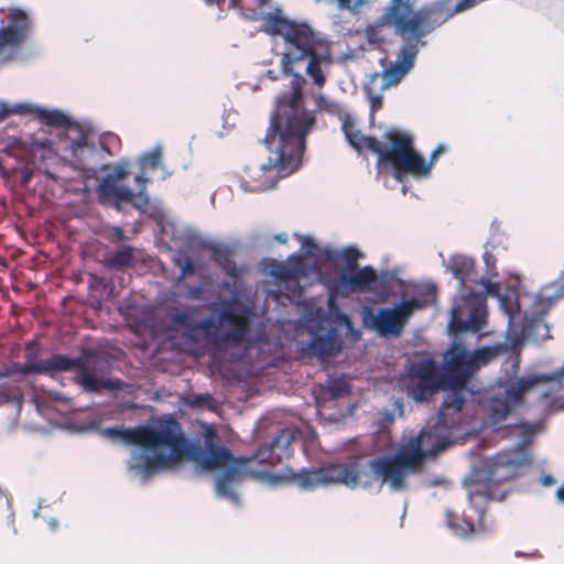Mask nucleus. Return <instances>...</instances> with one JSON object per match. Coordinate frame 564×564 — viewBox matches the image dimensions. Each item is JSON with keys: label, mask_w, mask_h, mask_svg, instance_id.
I'll list each match as a JSON object with an SVG mask.
<instances>
[{"label": "nucleus", "mask_w": 564, "mask_h": 564, "mask_svg": "<svg viewBox=\"0 0 564 564\" xmlns=\"http://www.w3.org/2000/svg\"><path fill=\"white\" fill-rule=\"evenodd\" d=\"M341 130L347 142L357 151L366 148L375 153L378 158L380 151L383 149V141L381 142L371 135H364L359 130L355 128V122L350 116H345V119L341 123Z\"/></svg>", "instance_id": "nucleus-24"}, {"label": "nucleus", "mask_w": 564, "mask_h": 564, "mask_svg": "<svg viewBox=\"0 0 564 564\" xmlns=\"http://www.w3.org/2000/svg\"><path fill=\"white\" fill-rule=\"evenodd\" d=\"M206 289L204 285L189 286L186 292V296L189 300H205Z\"/></svg>", "instance_id": "nucleus-50"}, {"label": "nucleus", "mask_w": 564, "mask_h": 564, "mask_svg": "<svg viewBox=\"0 0 564 564\" xmlns=\"http://www.w3.org/2000/svg\"><path fill=\"white\" fill-rule=\"evenodd\" d=\"M177 264L181 268V273H180L178 280H182L183 278H185L187 275L194 274L195 265L189 258H185V260L183 262H181V260H178Z\"/></svg>", "instance_id": "nucleus-48"}, {"label": "nucleus", "mask_w": 564, "mask_h": 564, "mask_svg": "<svg viewBox=\"0 0 564 564\" xmlns=\"http://www.w3.org/2000/svg\"><path fill=\"white\" fill-rule=\"evenodd\" d=\"M393 410L401 416L403 414L404 403L401 398H395L392 402Z\"/></svg>", "instance_id": "nucleus-56"}, {"label": "nucleus", "mask_w": 564, "mask_h": 564, "mask_svg": "<svg viewBox=\"0 0 564 564\" xmlns=\"http://www.w3.org/2000/svg\"><path fill=\"white\" fill-rule=\"evenodd\" d=\"M40 355L39 345L35 340H30L25 344V354L24 359L25 362L23 365H34L39 370L31 371V375H45L51 378L52 376V365L54 362V355L44 360H37Z\"/></svg>", "instance_id": "nucleus-30"}, {"label": "nucleus", "mask_w": 564, "mask_h": 564, "mask_svg": "<svg viewBox=\"0 0 564 564\" xmlns=\"http://www.w3.org/2000/svg\"><path fill=\"white\" fill-rule=\"evenodd\" d=\"M134 260L133 248L123 246L105 259V267L111 270H120L132 264Z\"/></svg>", "instance_id": "nucleus-33"}, {"label": "nucleus", "mask_w": 564, "mask_h": 564, "mask_svg": "<svg viewBox=\"0 0 564 564\" xmlns=\"http://www.w3.org/2000/svg\"><path fill=\"white\" fill-rule=\"evenodd\" d=\"M82 431H85V432H95V433H98L100 435V430H102V427L100 426V424L96 421H93V422H89L88 424H85L80 427Z\"/></svg>", "instance_id": "nucleus-51"}, {"label": "nucleus", "mask_w": 564, "mask_h": 564, "mask_svg": "<svg viewBox=\"0 0 564 564\" xmlns=\"http://www.w3.org/2000/svg\"><path fill=\"white\" fill-rule=\"evenodd\" d=\"M424 459L415 438L402 444L393 455L373 459L355 458L361 480V489H370L377 479L388 485L391 492L408 490V478L416 465Z\"/></svg>", "instance_id": "nucleus-9"}, {"label": "nucleus", "mask_w": 564, "mask_h": 564, "mask_svg": "<svg viewBox=\"0 0 564 564\" xmlns=\"http://www.w3.org/2000/svg\"><path fill=\"white\" fill-rule=\"evenodd\" d=\"M540 430V423H524L508 425L501 430L502 437L514 438V447L511 451L498 453L482 465L473 469L471 475L464 481L468 486L470 503L476 500L502 501L507 491L500 484L512 479L519 468L529 466L532 462L527 447L533 442Z\"/></svg>", "instance_id": "nucleus-6"}, {"label": "nucleus", "mask_w": 564, "mask_h": 564, "mask_svg": "<svg viewBox=\"0 0 564 564\" xmlns=\"http://www.w3.org/2000/svg\"><path fill=\"white\" fill-rule=\"evenodd\" d=\"M11 115H20L22 116V101L8 104L3 100H0V122L7 119Z\"/></svg>", "instance_id": "nucleus-43"}, {"label": "nucleus", "mask_w": 564, "mask_h": 564, "mask_svg": "<svg viewBox=\"0 0 564 564\" xmlns=\"http://www.w3.org/2000/svg\"><path fill=\"white\" fill-rule=\"evenodd\" d=\"M562 297L564 283L560 280L543 285L538 293L506 288L498 300L499 308L507 318V343L502 350L516 351L525 340L539 344L551 338L550 326L543 317Z\"/></svg>", "instance_id": "nucleus-5"}, {"label": "nucleus", "mask_w": 564, "mask_h": 564, "mask_svg": "<svg viewBox=\"0 0 564 564\" xmlns=\"http://www.w3.org/2000/svg\"><path fill=\"white\" fill-rule=\"evenodd\" d=\"M440 257L445 271L457 281L458 293L449 311V329L479 333L486 323V297L491 296L498 301L503 292L500 284L488 278H477L475 260L470 256L454 253L445 259L440 252Z\"/></svg>", "instance_id": "nucleus-7"}, {"label": "nucleus", "mask_w": 564, "mask_h": 564, "mask_svg": "<svg viewBox=\"0 0 564 564\" xmlns=\"http://www.w3.org/2000/svg\"><path fill=\"white\" fill-rule=\"evenodd\" d=\"M273 240L279 243H285L288 241V234L284 231L278 232L273 236Z\"/></svg>", "instance_id": "nucleus-60"}, {"label": "nucleus", "mask_w": 564, "mask_h": 564, "mask_svg": "<svg viewBox=\"0 0 564 564\" xmlns=\"http://www.w3.org/2000/svg\"><path fill=\"white\" fill-rule=\"evenodd\" d=\"M306 59H308L305 68L306 75L313 79V83L317 87H323L326 82V77L323 74L322 65L332 64L329 43L322 45V47L312 52V54L307 55Z\"/></svg>", "instance_id": "nucleus-25"}, {"label": "nucleus", "mask_w": 564, "mask_h": 564, "mask_svg": "<svg viewBox=\"0 0 564 564\" xmlns=\"http://www.w3.org/2000/svg\"><path fill=\"white\" fill-rule=\"evenodd\" d=\"M165 430L166 419L153 425L102 427L100 435L111 441L119 440L122 444L132 446L126 462V470L130 477L145 484L156 475Z\"/></svg>", "instance_id": "nucleus-8"}, {"label": "nucleus", "mask_w": 564, "mask_h": 564, "mask_svg": "<svg viewBox=\"0 0 564 564\" xmlns=\"http://www.w3.org/2000/svg\"><path fill=\"white\" fill-rule=\"evenodd\" d=\"M555 499L558 505H564V484L555 491Z\"/></svg>", "instance_id": "nucleus-58"}, {"label": "nucleus", "mask_w": 564, "mask_h": 564, "mask_svg": "<svg viewBox=\"0 0 564 564\" xmlns=\"http://www.w3.org/2000/svg\"><path fill=\"white\" fill-rule=\"evenodd\" d=\"M482 0H458L456 3L453 2L454 12L460 13L473 9Z\"/></svg>", "instance_id": "nucleus-49"}, {"label": "nucleus", "mask_w": 564, "mask_h": 564, "mask_svg": "<svg viewBox=\"0 0 564 564\" xmlns=\"http://www.w3.org/2000/svg\"><path fill=\"white\" fill-rule=\"evenodd\" d=\"M6 501H7V507L10 510V514L8 517V522L10 525H12L13 533H17V530L14 528V513L12 511L11 497L9 495H6Z\"/></svg>", "instance_id": "nucleus-53"}, {"label": "nucleus", "mask_w": 564, "mask_h": 564, "mask_svg": "<svg viewBox=\"0 0 564 564\" xmlns=\"http://www.w3.org/2000/svg\"><path fill=\"white\" fill-rule=\"evenodd\" d=\"M395 276H397V272H394V271H382L380 273V278L383 283L394 280Z\"/></svg>", "instance_id": "nucleus-57"}, {"label": "nucleus", "mask_w": 564, "mask_h": 564, "mask_svg": "<svg viewBox=\"0 0 564 564\" xmlns=\"http://www.w3.org/2000/svg\"><path fill=\"white\" fill-rule=\"evenodd\" d=\"M540 481L544 487H551L556 482L555 478L550 474H543Z\"/></svg>", "instance_id": "nucleus-55"}, {"label": "nucleus", "mask_w": 564, "mask_h": 564, "mask_svg": "<svg viewBox=\"0 0 564 564\" xmlns=\"http://www.w3.org/2000/svg\"><path fill=\"white\" fill-rule=\"evenodd\" d=\"M0 61L12 62L34 33V18L28 9L8 7L1 9Z\"/></svg>", "instance_id": "nucleus-16"}, {"label": "nucleus", "mask_w": 564, "mask_h": 564, "mask_svg": "<svg viewBox=\"0 0 564 564\" xmlns=\"http://www.w3.org/2000/svg\"><path fill=\"white\" fill-rule=\"evenodd\" d=\"M421 307V302L414 296H403L392 306L380 307L377 311L369 306H364L361 308L362 325L381 337L397 338L403 333L404 326L412 313Z\"/></svg>", "instance_id": "nucleus-17"}, {"label": "nucleus", "mask_w": 564, "mask_h": 564, "mask_svg": "<svg viewBox=\"0 0 564 564\" xmlns=\"http://www.w3.org/2000/svg\"><path fill=\"white\" fill-rule=\"evenodd\" d=\"M484 263L486 267V273L488 276L497 274L496 271V258L488 248V243L485 245V251L482 254Z\"/></svg>", "instance_id": "nucleus-46"}, {"label": "nucleus", "mask_w": 564, "mask_h": 564, "mask_svg": "<svg viewBox=\"0 0 564 564\" xmlns=\"http://www.w3.org/2000/svg\"><path fill=\"white\" fill-rule=\"evenodd\" d=\"M388 77H384V69L381 74L375 73L372 74L368 82L364 86V91L367 95V98L370 102L371 108V118H373V111L381 108L382 106V93L384 89L391 87L392 85L386 86Z\"/></svg>", "instance_id": "nucleus-29"}, {"label": "nucleus", "mask_w": 564, "mask_h": 564, "mask_svg": "<svg viewBox=\"0 0 564 564\" xmlns=\"http://www.w3.org/2000/svg\"><path fill=\"white\" fill-rule=\"evenodd\" d=\"M48 529L52 532H55L59 525L58 520L56 518H50L47 521Z\"/></svg>", "instance_id": "nucleus-62"}, {"label": "nucleus", "mask_w": 564, "mask_h": 564, "mask_svg": "<svg viewBox=\"0 0 564 564\" xmlns=\"http://www.w3.org/2000/svg\"><path fill=\"white\" fill-rule=\"evenodd\" d=\"M229 329L220 334L219 348L223 345L238 347L251 340L250 329L247 326H228Z\"/></svg>", "instance_id": "nucleus-32"}, {"label": "nucleus", "mask_w": 564, "mask_h": 564, "mask_svg": "<svg viewBox=\"0 0 564 564\" xmlns=\"http://www.w3.org/2000/svg\"><path fill=\"white\" fill-rule=\"evenodd\" d=\"M195 321L194 313L188 311L177 312L172 315L169 329L171 332L184 330Z\"/></svg>", "instance_id": "nucleus-37"}, {"label": "nucleus", "mask_w": 564, "mask_h": 564, "mask_svg": "<svg viewBox=\"0 0 564 564\" xmlns=\"http://www.w3.org/2000/svg\"><path fill=\"white\" fill-rule=\"evenodd\" d=\"M447 147L444 143H440L436 145V148L432 151L430 154L429 160L426 161L423 158V165L429 167V176L431 175L432 167L434 166L435 162L437 161L438 156L446 153Z\"/></svg>", "instance_id": "nucleus-47"}, {"label": "nucleus", "mask_w": 564, "mask_h": 564, "mask_svg": "<svg viewBox=\"0 0 564 564\" xmlns=\"http://www.w3.org/2000/svg\"><path fill=\"white\" fill-rule=\"evenodd\" d=\"M104 361L106 359L99 352L87 347L82 348L77 357L54 354L51 378L59 372L78 370L75 383L86 393L99 394L102 390L111 392L128 391L131 387L128 382L119 378H101L95 373V371L100 370Z\"/></svg>", "instance_id": "nucleus-14"}, {"label": "nucleus", "mask_w": 564, "mask_h": 564, "mask_svg": "<svg viewBox=\"0 0 564 564\" xmlns=\"http://www.w3.org/2000/svg\"><path fill=\"white\" fill-rule=\"evenodd\" d=\"M481 501L476 500V503H471L478 514V527L476 528L473 522L466 520L457 513L449 510L446 511V525L452 533L458 538L467 539L474 535H479L485 531L482 524L484 509L479 506Z\"/></svg>", "instance_id": "nucleus-23"}, {"label": "nucleus", "mask_w": 564, "mask_h": 564, "mask_svg": "<svg viewBox=\"0 0 564 564\" xmlns=\"http://www.w3.org/2000/svg\"><path fill=\"white\" fill-rule=\"evenodd\" d=\"M458 413L459 412L448 411L444 416H440L438 410L435 423L432 425L427 424L421 430L419 435L414 437L420 445L424 458L436 456L452 444L451 427L456 422L449 416Z\"/></svg>", "instance_id": "nucleus-19"}, {"label": "nucleus", "mask_w": 564, "mask_h": 564, "mask_svg": "<svg viewBox=\"0 0 564 564\" xmlns=\"http://www.w3.org/2000/svg\"><path fill=\"white\" fill-rule=\"evenodd\" d=\"M402 0H391V4L378 20L380 25H392L394 33L402 41L395 61L384 68V77H388L386 86L398 85L401 82L413 68L420 48L427 45L424 37L456 14L453 0L431 1L405 17L398 8Z\"/></svg>", "instance_id": "nucleus-4"}, {"label": "nucleus", "mask_w": 564, "mask_h": 564, "mask_svg": "<svg viewBox=\"0 0 564 564\" xmlns=\"http://www.w3.org/2000/svg\"><path fill=\"white\" fill-rule=\"evenodd\" d=\"M262 20L263 32L280 35L284 40L282 72L292 76V80L291 90L276 98L275 109L270 117V126L262 141L268 152L267 159L243 167L240 188L248 193L274 188L280 180L290 176L302 165L306 137L316 124V116L304 106L302 87L305 78L293 69V65L305 61L312 52L329 43L308 23L284 18L279 7L265 13Z\"/></svg>", "instance_id": "nucleus-1"}, {"label": "nucleus", "mask_w": 564, "mask_h": 564, "mask_svg": "<svg viewBox=\"0 0 564 564\" xmlns=\"http://www.w3.org/2000/svg\"><path fill=\"white\" fill-rule=\"evenodd\" d=\"M294 431L291 429H281L271 438L269 444L260 446L254 453L248 455L250 466L261 465L271 460H282L290 457L291 444L294 441Z\"/></svg>", "instance_id": "nucleus-21"}, {"label": "nucleus", "mask_w": 564, "mask_h": 564, "mask_svg": "<svg viewBox=\"0 0 564 564\" xmlns=\"http://www.w3.org/2000/svg\"><path fill=\"white\" fill-rule=\"evenodd\" d=\"M91 130V123L86 121L80 131L66 135L58 144L62 160L79 171L86 181L99 180L109 167L110 151L105 143L90 137Z\"/></svg>", "instance_id": "nucleus-12"}, {"label": "nucleus", "mask_w": 564, "mask_h": 564, "mask_svg": "<svg viewBox=\"0 0 564 564\" xmlns=\"http://www.w3.org/2000/svg\"><path fill=\"white\" fill-rule=\"evenodd\" d=\"M376 167L379 173L390 172L399 183H408L410 176L429 178V167L423 165V156L414 148L413 135L395 128L384 132Z\"/></svg>", "instance_id": "nucleus-10"}, {"label": "nucleus", "mask_w": 564, "mask_h": 564, "mask_svg": "<svg viewBox=\"0 0 564 564\" xmlns=\"http://www.w3.org/2000/svg\"><path fill=\"white\" fill-rule=\"evenodd\" d=\"M257 479L271 487H276L282 482H293L304 491H312L318 486L330 484L344 485L350 490L361 489L355 458L345 463L332 464L325 468L301 469L297 473L292 469H286L281 474L262 470L257 474Z\"/></svg>", "instance_id": "nucleus-11"}, {"label": "nucleus", "mask_w": 564, "mask_h": 564, "mask_svg": "<svg viewBox=\"0 0 564 564\" xmlns=\"http://www.w3.org/2000/svg\"><path fill=\"white\" fill-rule=\"evenodd\" d=\"M188 404L193 408L214 409L216 406V400L209 393H198L192 397Z\"/></svg>", "instance_id": "nucleus-42"}, {"label": "nucleus", "mask_w": 564, "mask_h": 564, "mask_svg": "<svg viewBox=\"0 0 564 564\" xmlns=\"http://www.w3.org/2000/svg\"><path fill=\"white\" fill-rule=\"evenodd\" d=\"M502 391L494 393L489 398L490 417L494 423L506 419L510 410V404L514 403L506 393V386L500 387Z\"/></svg>", "instance_id": "nucleus-31"}, {"label": "nucleus", "mask_w": 564, "mask_h": 564, "mask_svg": "<svg viewBox=\"0 0 564 564\" xmlns=\"http://www.w3.org/2000/svg\"><path fill=\"white\" fill-rule=\"evenodd\" d=\"M328 391L332 397L339 398L349 393L350 386L344 378H333L328 382Z\"/></svg>", "instance_id": "nucleus-40"}, {"label": "nucleus", "mask_w": 564, "mask_h": 564, "mask_svg": "<svg viewBox=\"0 0 564 564\" xmlns=\"http://www.w3.org/2000/svg\"><path fill=\"white\" fill-rule=\"evenodd\" d=\"M416 0H402V4H400V10L404 12V17L410 14L413 10Z\"/></svg>", "instance_id": "nucleus-52"}, {"label": "nucleus", "mask_w": 564, "mask_h": 564, "mask_svg": "<svg viewBox=\"0 0 564 564\" xmlns=\"http://www.w3.org/2000/svg\"><path fill=\"white\" fill-rule=\"evenodd\" d=\"M317 249V245L311 237H303L301 247L296 253L292 256H301L302 260L305 261V257L314 256Z\"/></svg>", "instance_id": "nucleus-44"}, {"label": "nucleus", "mask_w": 564, "mask_h": 564, "mask_svg": "<svg viewBox=\"0 0 564 564\" xmlns=\"http://www.w3.org/2000/svg\"><path fill=\"white\" fill-rule=\"evenodd\" d=\"M315 105L317 111H324L330 116L337 117L341 121L345 119V116H349L345 112L341 104L323 94L316 97Z\"/></svg>", "instance_id": "nucleus-35"}, {"label": "nucleus", "mask_w": 564, "mask_h": 564, "mask_svg": "<svg viewBox=\"0 0 564 564\" xmlns=\"http://www.w3.org/2000/svg\"><path fill=\"white\" fill-rule=\"evenodd\" d=\"M333 299L329 296L327 311L317 308L315 317L308 319L310 340L306 348H302L310 356L317 357L321 360L337 355L344 346L339 333H336V323L340 319V315H346V313L340 310Z\"/></svg>", "instance_id": "nucleus-15"}, {"label": "nucleus", "mask_w": 564, "mask_h": 564, "mask_svg": "<svg viewBox=\"0 0 564 564\" xmlns=\"http://www.w3.org/2000/svg\"><path fill=\"white\" fill-rule=\"evenodd\" d=\"M378 273L367 264L360 269L341 270L339 274L327 282L330 297H347L354 292H369L377 285Z\"/></svg>", "instance_id": "nucleus-18"}, {"label": "nucleus", "mask_w": 564, "mask_h": 564, "mask_svg": "<svg viewBox=\"0 0 564 564\" xmlns=\"http://www.w3.org/2000/svg\"><path fill=\"white\" fill-rule=\"evenodd\" d=\"M308 264L301 256H289L285 263L274 264L271 274L276 279L289 280L299 276H306L310 272Z\"/></svg>", "instance_id": "nucleus-27"}, {"label": "nucleus", "mask_w": 564, "mask_h": 564, "mask_svg": "<svg viewBox=\"0 0 564 564\" xmlns=\"http://www.w3.org/2000/svg\"><path fill=\"white\" fill-rule=\"evenodd\" d=\"M383 420H384V422H387V423H389V424H390V423H392V422L394 421V415H393V413H391V412H384V414H383Z\"/></svg>", "instance_id": "nucleus-64"}, {"label": "nucleus", "mask_w": 564, "mask_h": 564, "mask_svg": "<svg viewBox=\"0 0 564 564\" xmlns=\"http://www.w3.org/2000/svg\"><path fill=\"white\" fill-rule=\"evenodd\" d=\"M34 115L35 119L43 126L51 128H63L66 135L80 131L87 120H76L58 108H45L36 104L22 101V116Z\"/></svg>", "instance_id": "nucleus-20"}, {"label": "nucleus", "mask_w": 564, "mask_h": 564, "mask_svg": "<svg viewBox=\"0 0 564 564\" xmlns=\"http://www.w3.org/2000/svg\"><path fill=\"white\" fill-rule=\"evenodd\" d=\"M340 10L350 9L351 0H336Z\"/></svg>", "instance_id": "nucleus-63"}, {"label": "nucleus", "mask_w": 564, "mask_h": 564, "mask_svg": "<svg viewBox=\"0 0 564 564\" xmlns=\"http://www.w3.org/2000/svg\"><path fill=\"white\" fill-rule=\"evenodd\" d=\"M115 238L118 241H123L127 238V236H126L124 231L120 227H116L115 228Z\"/></svg>", "instance_id": "nucleus-61"}, {"label": "nucleus", "mask_w": 564, "mask_h": 564, "mask_svg": "<svg viewBox=\"0 0 564 564\" xmlns=\"http://www.w3.org/2000/svg\"><path fill=\"white\" fill-rule=\"evenodd\" d=\"M131 162L129 159H120L113 164L109 163L108 171L96 187L97 199L99 204L106 205L111 202L116 210L120 212L122 204H130L141 215L147 214L149 205V194L147 185L150 180L143 174H137L134 182L138 191L134 192L127 185L119 184L130 174Z\"/></svg>", "instance_id": "nucleus-13"}, {"label": "nucleus", "mask_w": 564, "mask_h": 564, "mask_svg": "<svg viewBox=\"0 0 564 564\" xmlns=\"http://www.w3.org/2000/svg\"><path fill=\"white\" fill-rule=\"evenodd\" d=\"M326 258L328 260H333L336 258H344L346 262L345 270H355L358 267V259L362 257V253L357 249L356 246H348L343 250L337 249H326L325 251Z\"/></svg>", "instance_id": "nucleus-34"}, {"label": "nucleus", "mask_w": 564, "mask_h": 564, "mask_svg": "<svg viewBox=\"0 0 564 564\" xmlns=\"http://www.w3.org/2000/svg\"><path fill=\"white\" fill-rule=\"evenodd\" d=\"M448 330L454 334V340L443 354L441 365L424 354L408 360L399 378L401 390L415 404L427 403L443 391L440 416L448 411H462L466 397L474 393L468 388L473 375L502 351V345L469 350L459 337L463 330Z\"/></svg>", "instance_id": "nucleus-2"}, {"label": "nucleus", "mask_w": 564, "mask_h": 564, "mask_svg": "<svg viewBox=\"0 0 564 564\" xmlns=\"http://www.w3.org/2000/svg\"><path fill=\"white\" fill-rule=\"evenodd\" d=\"M162 162V149L160 145H155L152 150L143 152L139 159L138 164L141 173L144 175L147 169H155Z\"/></svg>", "instance_id": "nucleus-36"}, {"label": "nucleus", "mask_w": 564, "mask_h": 564, "mask_svg": "<svg viewBox=\"0 0 564 564\" xmlns=\"http://www.w3.org/2000/svg\"><path fill=\"white\" fill-rule=\"evenodd\" d=\"M158 167L162 172V175H161V180L162 181H165V180H167L169 177L172 176L173 172L167 170V167L162 162H161V164Z\"/></svg>", "instance_id": "nucleus-59"}, {"label": "nucleus", "mask_w": 564, "mask_h": 564, "mask_svg": "<svg viewBox=\"0 0 564 564\" xmlns=\"http://www.w3.org/2000/svg\"><path fill=\"white\" fill-rule=\"evenodd\" d=\"M39 369L34 365H21L19 362H14L8 368H4L0 371V379L10 378L15 375L30 376L31 371H37Z\"/></svg>", "instance_id": "nucleus-38"}, {"label": "nucleus", "mask_w": 564, "mask_h": 564, "mask_svg": "<svg viewBox=\"0 0 564 564\" xmlns=\"http://www.w3.org/2000/svg\"><path fill=\"white\" fill-rule=\"evenodd\" d=\"M208 247L212 251L213 259L219 263L229 261L232 254L231 249L224 242H213Z\"/></svg>", "instance_id": "nucleus-39"}, {"label": "nucleus", "mask_w": 564, "mask_h": 564, "mask_svg": "<svg viewBox=\"0 0 564 564\" xmlns=\"http://www.w3.org/2000/svg\"><path fill=\"white\" fill-rule=\"evenodd\" d=\"M214 433L205 435L204 444L187 438L181 424L172 416L166 419V430L156 467V475L174 469L183 460L193 462L202 470H223L214 476V492L217 499L236 508L242 506L239 492L241 484L256 478L259 473L250 466L248 455L234 456L224 445H215Z\"/></svg>", "instance_id": "nucleus-3"}, {"label": "nucleus", "mask_w": 564, "mask_h": 564, "mask_svg": "<svg viewBox=\"0 0 564 564\" xmlns=\"http://www.w3.org/2000/svg\"><path fill=\"white\" fill-rule=\"evenodd\" d=\"M553 379L550 375L532 373L517 379L506 381V393L513 401L518 402L521 397L538 383H545Z\"/></svg>", "instance_id": "nucleus-26"}, {"label": "nucleus", "mask_w": 564, "mask_h": 564, "mask_svg": "<svg viewBox=\"0 0 564 564\" xmlns=\"http://www.w3.org/2000/svg\"><path fill=\"white\" fill-rule=\"evenodd\" d=\"M344 327L347 333H349L355 340H359L361 337V332L354 327L350 317L346 315H340V319L336 323V333H338V328Z\"/></svg>", "instance_id": "nucleus-45"}, {"label": "nucleus", "mask_w": 564, "mask_h": 564, "mask_svg": "<svg viewBox=\"0 0 564 564\" xmlns=\"http://www.w3.org/2000/svg\"><path fill=\"white\" fill-rule=\"evenodd\" d=\"M197 323L202 332L216 348H219L220 327L231 325V322L224 316L219 308L212 311L205 319Z\"/></svg>", "instance_id": "nucleus-28"}, {"label": "nucleus", "mask_w": 564, "mask_h": 564, "mask_svg": "<svg viewBox=\"0 0 564 564\" xmlns=\"http://www.w3.org/2000/svg\"><path fill=\"white\" fill-rule=\"evenodd\" d=\"M253 302L249 296L241 295L237 288L230 291V297L223 302L219 310L224 316L231 322L236 321H248L253 315Z\"/></svg>", "instance_id": "nucleus-22"}, {"label": "nucleus", "mask_w": 564, "mask_h": 564, "mask_svg": "<svg viewBox=\"0 0 564 564\" xmlns=\"http://www.w3.org/2000/svg\"><path fill=\"white\" fill-rule=\"evenodd\" d=\"M31 177H32V171L29 169H24L20 175V184L22 186H26L30 183Z\"/></svg>", "instance_id": "nucleus-54"}, {"label": "nucleus", "mask_w": 564, "mask_h": 564, "mask_svg": "<svg viewBox=\"0 0 564 564\" xmlns=\"http://www.w3.org/2000/svg\"><path fill=\"white\" fill-rule=\"evenodd\" d=\"M202 333L198 323L194 321L183 330L184 341L191 346L197 345L200 341Z\"/></svg>", "instance_id": "nucleus-41"}]
</instances>
